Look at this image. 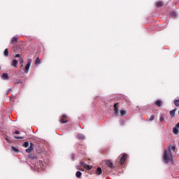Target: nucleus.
<instances>
[{
  "label": "nucleus",
  "mask_w": 179,
  "mask_h": 179,
  "mask_svg": "<svg viewBox=\"0 0 179 179\" xmlns=\"http://www.w3.org/2000/svg\"><path fill=\"white\" fill-rule=\"evenodd\" d=\"M176 111H177V108H175L170 111V115L171 118H174V116L176 115Z\"/></svg>",
  "instance_id": "4468645a"
},
{
  "label": "nucleus",
  "mask_w": 179,
  "mask_h": 179,
  "mask_svg": "<svg viewBox=\"0 0 179 179\" xmlns=\"http://www.w3.org/2000/svg\"><path fill=\"white\" fill-rule=\"evenodd\" d=\"M60 122L61 124H66L68 122V117H66L65 115H63L60 120Z\"/></svg>",
  "instance_id": "39448f33"
},
{
  "label": "nucleus",
  "mask_w": 179,
  "mask_h": 179,
  "mask_svg": "<svg viewBox=\"0 0 179 179\" xmlns=\"http://www.w3.org/2000/svg\"><path fill=\"white\" fill-rule=\"evenodd\" d=\"M164 120V118L163 117V116H160V117H159L160 122H163Z\"/></svg>",
  "instance_id": "bb28decb"
},
{
  "label": "nucleus",
  "mask_w": 179,
  "mask_h": 179,
  "mask_svg": "<svg viewBox=\"0 0 179 179\" xmlns=\"http://www.w3.org/2000/svg\"><path fill=\"white\" fill-rule=\"evenodd\" d=\"M76 176L77 177V178H80V177H82V172L80 171H77L76 173Z\"/></svg>",
  "instance_id": "a211bd4d"
},
{
  "label": "nucleus",
  "mask_w": 179,
  "mask_h": 179,
  "mask_svg": "<svg viewBox=\"0 0 179 179\" xmlns=\"http://www.w3.org/2000/svg\"><path fill=\"white\" fill-rule=\"evenodd\" d=\"M19 57H20V55L19 54L15 55V58H19Z\"/></svg>",
  "instance_id": "7c9ffc66"
},
{
  "label": "nucleus",
  "mask_w": 179,
  "mask_h": 179,
  "mask_svg": "<svg viewBox=\"0 0 179 179\" xmlns=\"http://www.w3.org/2000/svg\"><path fill=\"white\" fill-rule=\"evenodd\" d=\"M2 78L5 80H8L9 79V75H8V73H3Z\"/></svg>",
  "instance_id": "2eb2a0df"
},
{
  "label": "nucleus",
  "mask_w": 179,
  "mask_h": 179,
  "mask_svg": "<svg viewBox=\"0 0 179 179\" xmlns=\"http://www.w3.org/2000/svg\"><path fill=\"white\" fill-rule=\"evenodd\" d=\"M122 125H124V122H122Z\"/></svg>",
  "instance_id": "e433bc0d"
},
{
  "label": "nucleus",
  "mask_w": 179,
  "mask_h": 179,
  "mask_svg": "<svg viewBox=\"0 0 179 179\" xmlns=\"http://www.w3.org/2000/svg\"><path fill=\"white\" fill-rule=\"evenodd\" d=\"M80 166H83V167H85V164H85V162H80Z\"/></svg>",
  "instance_id": "c85d7f7f"
},
{
  "label": "nucleus",
  "mask_w": 179,
  "mask_h": 179,
  "mask_svg": "<svg viewBox=\"0 0 179 179\" xmlns=\"http://www.w3.org/2000/svg\"><path fill=\"white\" fill-rule=\"evenodd\" d=\"M24 62L23 61L22 59L20 61V64H23Z\"/></svg>",
  "instance_id": "473e14b6"
},
{
  "label": "nucleus",
  "mask_w": 179,
  "mask_h": 179,
  "mask_svg": "<svg viewBox=\"0 0 179 179\" xmlns=\"http://www.w3.org/2000/svg\"><path fill=\"white\" fill-rule=\"evenodd\" d=\"M101 173H103V170L101 169V168L98 167L96 170V174L97 176H101Z\"/></svg>",
  "instance_id": "f8f14e48"
},
{
  "label": "nucleus",
  "mask_w": 179,
  "mask_h": 179,
  "mask_svg": "<svg viewBox=\"0 0 179 179\" xmlns=\"http://www.w3.org/2000/svg\"><path fill=\"white\" fill-rule=\"evenodd\" d=\"M127 160V155L124 154L120 158V164H124Z\"/></svg>",
  "instance_id": "6e6552de"
},
{
  "label": "nucleus",
  "mask_w": 179,
  "mask_h": 179,
  "mask_svg": "<svg viewBox=\"0 0 179 179\" xmlns=\"http://www.w3.org/2000/svg\"><path fill=\"white\" fill-rule=\"evenodd\" d=\"M31 65V60H29L24 69V71L25 72V73H29V69H30Z\"/></svg>",
  "instance_id": "20e7f679"
},
{
  "label": "nucleus",
  "mask_w": 179,
  "mask_h": 179,
  "mask_svg": "<svg viewBox=\"0 0 179 179\" xmlns=\"http://www.w3.org/2000/svg\"><path fill=\"white\" fill-rule=\"evenodd\" d=\"M20 83H22V81H17V82H15V85H19Z\"/></svg>",
  "instance_id": "2f4dec72"
},
{
  "label": "nucleus",
  "mask_w": 179,
  "mask_h": 179,
  "mask_svg": "<svg viewBox=\"0 0 179 179\" xmlns=\"http://www.w3.org/2000/svg\"><path fill=\"white\" fill-rule=\"evenodd\" d=\"M34 149V144L30 143V145L28 148L26 149L27 153H31V152Z\"/></svg>",
  "instance_id": "423d86ee"
},
{
  "label": "nucleus",
  "mask_w": 179,
  "mask_h": 179,
  "mask_svg": "<svg viewBox=\"0 0 179 179\" xmlns=\"http://www.w3.org/2000/svg\"><path fill=\"white\" fill-rule=\"evenodd\" d=\"M155 106H157V107H162L163 106V102L160 100H157L155 101Z\"/></svg>",
  "instance_id": "9b49d317"
},
{
  "label": "nucleus",
  "mask_w": 179,
  "mask_h": 179,
  "mask_svg": "<svg viewBox=\"0 0 179 179\" xmlns=\"http://www.w3.org/2000/svg\"><path fill=\"white\" fill-rule=\"evenodd\" d=\"M118 106H119V103H116L113 106V111L115 113V115L117 116L120 115V111L118 110Z\"/></svg>",
  "instance_id": "f03ea898"
},
{
  "label": "nucleus",
  "mask_w": 179,
  "mask_h": 179,
  "mask_svg": "<svg viewBox=\"0 0 179 179\" xmlns=\"http://www.w3.org/2000/svg\"><path fill=\"white\" fill-rule=\"evenodd\" d=\"M41 60L40 59V57H37L35 62V65H38L39 64H41Z\"/></svg>",
  "instance_id": "dca6fc26"
},
{
  "label": "nucleus",
  "mask_w": 179,
  "mask_h": 179,
  "mask_svg": "<svg viewBox=\"0 0 179 179\" xmlns=\"http://www.w3.org/2000/svg\"><path fill=\"white\" fill-rule=\"evenodd\" d=\"M78 170H80V171H85V169H78Z\"/></svg>",
  "instance_id": "72a5a7b5"
},
{
  "label": "nucleus",
  "mask_w": 179,
  "mask_h": 179,
  "mask_svg": "<svg viewBox=\"0 0 179 179\" xmlns=\"http://www.w3.org/2000/svg\"><path fill=\"white\" fill-rule=\"evenodd\" d=\"M79 169H80L79 166L77 167V169L79 170Z\"/></svg>",
  "instance_id": "c9c22d12"
},
{
  "label": "nucleus",
  "mask_w": 179,
  "mask_h": 179,
  "mask_svg": "<svg viewBox=\"0 0 179 179\" xmlns=\"http://www.w3.org/2000/svg\"><path fill=\"white\" fill-rule=\"evenodd\" d=\"M171 16H176V12H174V11L171 12Z\"/></svg>",
  "instance_id": "cd10ccee"
},
{
  "label": "nucleus",
  "mask_w": 179,
  "mask_h": 179,
  "mask_svg": "<svg viewBox=\"0 0 179 179\" xmlns=\"http://www.w3.org/2000/svg\"><path fill=\"white\" fill-rule=\"evenodd\" d=\"M77 138L78 139H85V136L83 134H78Z\"/></svg>",
  "instance_id": "412c9836"
},
{
  "label": "nucleus",
  "mask_w": 179,
  "mask_h": 179,
  "mask_svg": "<svg viewBox=\"0 0 179 179\" xmlns=\"http://www.w3.org/2000/svg\"><path fill=\"white\" fill-rule=\"evenodd\" d=\"M125 114H127V111L125 110H120V115L121 117H124V115H125Z\"/></svg>",
  "instance_id": "6ab92c4d"
},
{
  "label": "nucleus",
  "mask_w": 179,
  "mask_h": 179,
  "mask_svg": "<svg viewBox=\"0 0 179 179\" xmlns=\"http://www.w3.org/2000/svg\"><path fill=\"white\" fill-rule=\"evenodd\" d=\"M19 64V61L16 59H13V62L11 63V66H14V68H17V64Z\"/></svg>",
  "instance_id": "1a4fd4ad"
},
{
  "label": "nucleus",
  "mask_w": 179,
  "mask_h": 179,
  "mask_svg": "<svg viewBox=\"0 0 179 179\" xmlns=\"http://www.w3.org/2000/svg\"><path fill=\"white\" fill-rule=\"evenodd\" d=\"M12 150L14 152H16L17 153L19 152V150L17 148H15L14 146H12Z\"/></svg>",
  "instance_id": "b1692460"
},
{
  "label": "nucleus",
  "mask_w": 179,
  "mask_h": 179,
  "mask_svg": "<svg viewBox=\"0 0 179 179\" xmlns=\"http://www.w3.org/2000/svg\"><path fill=\"white\" fill-rule=\"evenodd\" d=\"M105 164L109 169H114V164H113V162L110 159H108L105 161Z\"/></svg>",
  "instance_id": "7ed1b4c3"
},
{
  "label": "nucleus",
  "mask_w": 179,
  "mask_h": 179,
  "mask_svg": "<svg viewBox=\"0 0 179 179\" xmlns=\"http://www.w3.org/2000/svg\"><path fill=\"white\" fill-rule=\"evenodd\" d=\"M163 5H164L163 3V1H158L155 3V6H157V8H162L163 6Z\"/></svg>",
  "instance_id": "9d476101"
},
{
  "label": "nucleus",
  "mask_w": 179,
  "mask_h": 179,
  "mask_svg": "<svg viewBox=\"0 0 179 179\" xmlns=\"http://www.w3.org/2000/svg\"><path fill=\"white\" fill-rule=\"evenodd\" d=\"M6 140L7 141V142H9V140L8 139V138H6Z\"/></svg>",
  "instance_id": "f704fd0d"
},
{
  "label": "nucleus",
  "mask_w": 179,
  "mask_h": 179,
  "mask_svg": "<svg viewBox=\"0 0 179 179\" xmlns=\"http://www.w3.org/2000/svg\"><path fill=\"white\" fill-rule=\"evenodd\" d=\"M179 123H178L175 127H173V132L175 135H178Z\"/></svg>",
  "instance_id": "0eeeda50"
},
{
  "label": "nucleus",
  "mask_w": 179,
  "mask_h": 179,
  "mask_svg": "<svg viewBox=\"0 0 179 179\" xmlns=\"http://www.w3.org/2000/svg\"><path fill=\"white\" fill-rule=\"evenodd\" d=\"M174 104L176 107H179V99L174 101Z\"/></svg>",
  "instance_id": "4be33fe9"
},
{
  "label": "nucleus",
  "mask_w": 179,
  "mask_h": 179,
  "mask_svg": "<svg viewBox=\"0 0 179 179\" xmlns=\"http://www.w3.org/2000/svg\"><path fill=\"white\" fill-rule=\"evenodd\" d=\"M84 169L86 170H92V166L85 164H84Z\"/></svg>",
  "instance_id": "f3484780"
},
{
  "label": "nucleus",
  "mask_w": 179,
  "mask_h": 179,
  "mask_svg": "<svg viewBox=\"0 0 179 179\" xmlns=\"http://www.w3.org/2000/svg\"><path fill=\"white\" fill-rule=\"evenodd\" d=\"M4 55L6 57H9V51L8 50V48L5 49V50H4Z\"/></svg>",
  "instance_id": "aec40b11"
},
{
  "label": "nucleus",
  "mask_w": 179,
  "mask_h": 179,
  "mask_svg": "<svg viewBox=\"0 0 179 179\" xmlns=\"http://www.w3.org/2000/svg\"><path fill=\"white\" fill-rule=\"evenodd\" d=\"M171 150H173V152H176V147L171 146L168 148V150H164L163 159L165 163H169V162L173 160V154H171Z\"/></svg>",
  "instance_id": "f257e3e1"
},
{
  "label": "nucleus",
  "mask_w": 179,
  "mask_h": 179,
  "mask_svg": "<svg viewBox=\"0 0 179 179\" xmlns=\"http://www.w3.org/2000/svg\"><path fill=\"white\" fill-rule=\"evenodd\" d=\"M14 138L15 139H24V138L23 136H14Z\"/></svg>",
  "instance_id": "a878e982"
},
{
  "label": "nucleus",
  "mask_w": 179,
  "mask_h": 179,
  "mask_svg": "<svg viewBox=\"0 0 179 179\" xmlns=\"http://www.w3.org/2000/svg\"><path fill=\"white\" fill-rule=\"evenodd\" d=\"M17 41H19V38L17 37H13L12 39H11V44H16V43H17Z\"/></svg>",
  "instance_id": "ddd939ff"
},
{
  "label": "nucleus",
  "mask_w": 179,
  "mask_h": 179,
  "mask_svg": "<svg viewBox=\"0 0 179 179\" xmlns=\"http://www.w3.org/2000/svg\"><path fill=\"white\" fill-rule=\"evenodd\" d=\"M14 134H15L16 135H19V134H20V132H19V131L17 130L14 132Z\"/></svg>",
  "instance_id": "c756f323"
},
{
  "label": "nucleus",
  "mask_w": 179,
  "mask_h": 179,
  "mask_svg": "<svg viewBox=\"0 0 179 179\" xmlns=\"http://www.w3.org/2000/svg\"><path fill=\"white\" fill-rule=\"evenodd\" d=\"M24 148H29V142L26 141L24 144H23Z\"/></svg>",
  "instance_id": "393cba45"
},
{
  "label": "nucleus",
  "mask_w": 179,
  "mask_h": 179,
  "mask_svg": "<svg viewBox=\"0 0 179 179\" xmlns=\"http://www.w3.org/2000/svg\"><path fill=\"white\" fill-rule=\"evenodd\" d=\"M155 120V115H151L150 117L148 119V121H154Z\"/></svg>",
  "instance_id": "5701e85b"
}]
</instances>
